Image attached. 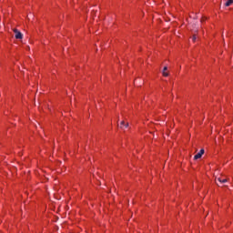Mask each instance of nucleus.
<instances>
[{
    "instance_id": "obj_1",
    "label": "nucleus",
    "mask_w": 233,
    "mask_h": 233,
    "mask_svg": "<svg viewBox=\"0 0 233 233\" xmlns=\"http://www.w3.org/2000/svg\"><path fill=\"white\" fill-rule=\"evenodd\" d=\"M13 32L15 34V39H23V33H21L19 30L15 28V29H13Z\"/></svg>"
},
{
    "instance_id": "obj_2",
    "label": "nucleus",
    "mask_w": 233,
    "mask_h": 233,
    "mask_svg": "<svg viewBox=\"0 0 233 233\" xmlns=\"http://www.w3.org/2000/svg\"><path fill=\"white\" fill-rule=\"evenodd\" d=\"M203 154H205V149H200V151L194 156V159L195 160L201 159V157H203Z\"/></svg>"
},
{
    "instance_id": "obj_3",
    "label": "nucleus",
    "mask_w": 233,
    "mask_h": 233,
    "mask_svg": "<svg viewBox=\"0 0 233 233\" xmlns=\"http://www.w3.org/2000/svg\"><path fill=\"white\" fill-rule=\"evenodd\" d=\"M120 128L125 129V128H128V122H125V121H121L120 122Z\"/></svg>"
},
{
    "instance_id": "obj_4",
    "label": "nucleus",
    "mask_w": 233,
    "mask_h": 233,
    "mask_svg": "<svg viewBox=\"0 0 233 233\" xmlns=\"http://www.w3.org/2000/svg\"><path fill=\"white\" fill-rule=\"evenodd\" d=\"M167 70H168V67L165 66L162 72L164 77H168V73L167 72Z\"/></svg>"
},
{
    "instance_id": "obj_5",
    "label": "nucleus",
    "mask_w": 233,
    "mask_h": 233,
    "mask_svg": "<svg viewBox=\"0 0 233 233\" xmlns=\"http://www.w3.org/2000/svg\"><path fill=\"white\" fill-rule=\"evenodd\" d=\"M216 181H218L219 183H227L228 180L227 178L218 177L216 178Z\"/></svg>"
},
{
    "instance_id": "obj_6",
    "label": "nucleus",
    "mask_w": 233,
    "mask_h": 233,
    "mask_svg": "<svg viewBox=\"0 0 233 233\" xmlns=\"http://www.w3.org/2000/svg\"><path fill=\"white\" fill-rule=\"evenodd\" d=\"M232 3H233V0H228V2L225 4V6H230Z\"/></svg>"
},
{
    "instance_id": "obj_7",
    "label": "nucleus",
    "mask_w": 233,
    "mask_h": 233,
    "mask_svg": "<svg viewBox=\"0 0 233 233\" xmlns=\"http://www.w3.org/2000/svg\"><path fill=\"white\" fill-rule=\"evenodd\" d=\"M192 39L193 41H196V35H193Z\"/></svg>"
}]
</instances>
